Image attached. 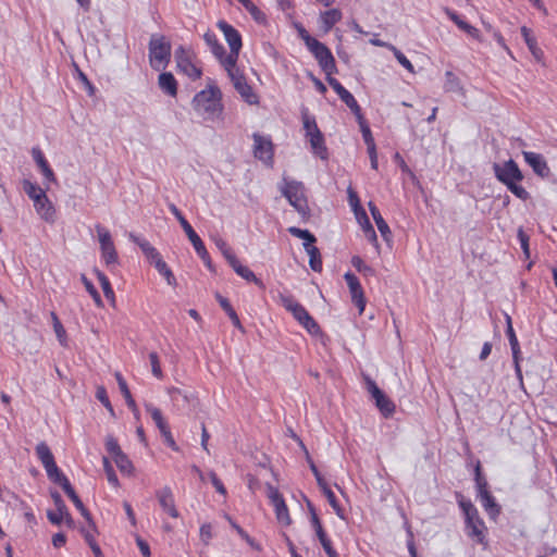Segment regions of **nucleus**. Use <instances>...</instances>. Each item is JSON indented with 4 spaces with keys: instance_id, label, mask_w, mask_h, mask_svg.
<instances>
[{
    "instance_id": "obj_1",
    "label": "nucleus",
    "mask_w": 557,
    "mask_h": 557,
    "mask_svg": "<svg viewBox=\"0 0 557 557\" xmlns=\"http://www.w3.org/2000/svg\"><path fill=\"white\" fill-rule=\"evenodd\" d=\"M193 107L205 120L219 119L223 112L221 90L218 86H209L197 92L193 99Z\"/></svg>"
},
{
    "instance_id": "obj_2",
    "label": "nucleus",
    "mask_w": 557,
    "mask_h": 557,
    "mask_svg": "<svg viewBox=\"0 0 557 557\" xmlns=\"http://www.w3.org/2000/svg\"><path fill=\"white\" fill-rule=\"evenodd\" d=\"M457 497L459 498V507L462 509L466 517V530L468 536L476 539L479 543H483V531L485 527L483 520L479 516L478 509L470 500L465 499L462 495L458 494Z\"/></svg>"
},
{
    "instance_id": "obj_3",
    "label": "nucleus",
    "mask_w": 557,
    "mask_h": 557,
    "mask_svg": "<svg viewBox=\"0 0 557 557\" xmlns=\"http://www.w3.org/2000/svg\"><path fill=\"white\" fill-rule=\"evenodd\" d=\"M171 59V44L163 36L152 34L149 41V62L152 69H164Z\"/></svg>"
},
{
    "instance_id": "obj_4",
    "label": "nucleus",
    "mask_w": 557,
    "mask_h": 557,
    "mask_svg": "<svg viewBox=\"0 0 557 557\" xmlns=\"http://www.w3.org/2000/svg\"><path fill=\"white\" fill-rule=\"evenodd\" d=\"M282 306L289 311L293 317L310 333H320V326L314 319L309 314L306 308L299 304L293 296H280Z\"/></svg>"
},
{
    "instance_id": "obj_5",
    "label": "nucleus",
    "mask_w": 557,
    "mask_h": 557,
    "mask_svg": "<svg viewBox=\"0 0 557 557\" xmlns=\"http://www.w3.org/2000/svg\"><path fill=\"white\" fill-rule=\"evenodd\" d=\"M282 195L288 200L290 206L302 216L308 214V203L304 193V185L300 182L283 180L280 187Z\"/></svg>"
},
{
    "instance_id": "obj_6",
    "label": "nucleus",
    "mask_w": 557,
    "mask_h": 557,
    "mask_svg": "<svg viewBox=\"0 0 557 557\" xmlns=\"http://www.w3.org/2000/svg\"><path fill=\"white\" fill-rule=\"evenodd\" d=\"M366 387L375 401V406L384 417L395 412V404L380 389L376 383L368 375L364 376Z\"/></svg>"
},
{
    "instance_id": "obj_7",
    "label": "nucleus",
    "mask_w": 557,
    "mask_h": 557,
    "mask_svg": "<svg viewBox=\"0 0 557 557\" xmlns=\"http://www.w3.org/2000/svg\"><path fill=\"white\" fill-rule=\"evenodd\" d=\"M312 45L309 51L314 55L326 77H332L337 72V67L331 50L320 41L312 42Z\"/></svg>"
},
{
    "instance_id": "obj_8",
    "label": "nucleus",
    "mask_w": 557,
    "mask_h": 557,
    "mask_svg": "<svg viewBox=\"0 0 557 557\" xmlns=\"http://www.w3.org/2000/svg\"><path fill=\"white\" fill-rule=\"evenodd\" d=\"M493 171L495 177L504 185H508L512 182H521L523 180L521 170L512 159L504 163H494Z\"/></svg>"
},
{
    "instance_id": "obj_9",
    "label": "nucleus",
    "mask_w": 557,
    "mask_h": 557,
    "mask_svg": "<svg viewBox=\"0 0 557 557\" xmlns=\"http://www.w3.org/2000/svg\"><path fill=\"white\" fill-rule=\"evenodd\" d=\"M95 228L100 244L101 256L106 264L111 265L117 263V252L110 232L101 224H97Z\"/></svg>"
},
{
    "instance_id": "obj_10",
    "label": "nucleus",
    "mask_w": 557,
    "mask_h": 557,
    "mask_svg": "<svg viewBox=\"0 0 557 557\" xmlns=\"http://www.w3.org/2000/svg\"><path fill=\"white\" fill-rule=\"evenodd\" d=\"M218 27L222 30L225 40L230 46V53L226 54V58H228L227 63L232 65L234 59H238L239 51L243 46L242 36L231 24L225 21H219Z\"/></svg>"
},
{
    "instance_id": "obj_11",
    "label": "nucleus",
    "mask_w": 557,
    "mask_h": 557,
    "mask_svg": "<svg viewBox=\"0 0 557 557\" xmlns=\"http://www.w3.org/2000/svg\"><path fill=\"white\" fill-rule=\"evenodd\" d=\"M253 138V156L265 164L273 161V144L269 137H264L258 133L252 135Z\"/></svg>"
},
{
    "instance_id": "obj_12",
    "label": "nucleus",
    "mask_w": 557,
    "mask_h": 557,
    "mask_svg": "<svg viewBox=\"0 0 557 557\" xmlns=\"http://www.w3.org/2000/svg\"><path fill=\"white\" fill-rule=\"evenodd\" d=\"M326 81L338 95L341 100L351 110L355 116L359 115L361 113V108L355 97L336 78L326 77Z\"/></svg>"
},
{
    "instance_id": "obj_13",
    "label": "nucleus",
    "mask_w": 557,
    "mask_h": 557,
    "mask_svg": "<svg viewBox=\"0 0 557 557\" xmlns=\"http://www.w3.org/2000/svg\"><path fill=\"white\" fill-rule=\"evenodd\" d=\"M177 67L191 79H198L201 76V70L198 69L189 59L186 50L181 46L175 51Z\"/></svg>"
},
{
    "instance_id": "obj_14",
    "label": "nucleus",
    "mask_w": 557,
    "mask_h": 557,
    "mask_svg": "<svg viewBox=\"0 0 557 557\" xmlns=\"http://www.w3.org/2000/svg\"><path fill=\"white\" fill-rule=\"evenodd\" d=\"M344 278L349 287L352 302L358 307L359 313L361 314L364 310L366 299L360 282L358 277L351 272H347L344 275Z\"/></svg>"
},
{
    "instance_id": "obj_15",
    "label": "nucleus",
    "mask_w": 557,
    "mask_h": 557,
    "mask_svg": "<svg viewBox=\"0 0 557 557\" xmlns=\"http://www.w3.org/2000/svg\"><path fill=\"white\" fill-rule=\"evenodd\" d=\"M156 497L159 502L160 507L172 518H178L180 512L176 509L174 495L170 486H163L156 492Z\"/></svg>"
},
{
    "instance_id": "obj_16",
    "label": "nucleus",
    "mask_w": 557,
    "mask_h": 557,
    "mask_svg": "<svg viewBox=\"0 0 557 557\" xmlns=\"http://www.w3.org/2000/svg\"><path fill=\"white\" fill-rule=\"evenodd\" d=\"M522 154L524 161L532 168L536 175L541 177L549 176L550 170L542 154L532 151H523Z\"/></svg>"
},
{
    "instance_id": "obj_17",
    "label": "nucleus",
    "mask_w": 557,
    "mask_h": 557,
    "mask_svg": "<svg viewBox=\"0 0 557 557\" xmlns=\"http://www.w3.org/2000/svg\"><path fill=\"white\" fill-rule=\"evenodd\" d=\"M170 211L174 214V216L180 222L182 228L186 233L188 239L190 240L193 247L195 250H199L200 243H202L201 238L198 236V234L194 231L189 222L184 218L182 212L178 210V208L174 203L169 205Z\"/></svg>"
},
{
    "instance_id": "obj_18",
    "label": "nucleus",
    "mask_w": 557,
    "mask_h": 557,
    "mask_svg": "<svg viewBox=\"0 0 557 557\" xmlns=\"http://www.w3.org/2000/svg\"><path fill=\"white\" fill-rule=\"evenodd\" d=\"M51 498L55 505V511L48 510L47 518L52 524L60 525L64 516H67V507L59 492L52 491Z\"/></svg>"
},
{
    "instance_id": "obj_19",
    "label": "nucleus",
    "mask_w": 557,
    "mask_h": 557,
    "mask_svg": "<svg viewBox=\"0 0 557 557\" xmlns=\"http://www.w3.org/2000/svg\"><path fill=\"white\" fill-rule=\"evenodd\" d=\"M310 521H311V524L315 531V534H317L325 554L329 557H337V553L333 548L332 543H331L330 539L327 537L318 515L313 513V517H312V519H310Z\"/></svg>"
},
{
    "instance_id": "obj_20",
    "label": "nucleus",
    "mask_w": 557,
    "mask_h": 557,
    "mask_svg": "<svg viewBox=\"0 0 557 557\" xmlns=\"http://www.w3.org/2000/svg\"><path fill=\"white\" fill-rule=\"evenodd\" d=\"M34 207L37 213L47 222L53 223L55 218V210L48 199L46 194H41L39 199H36Z\"/></svg>"
},
{
    "instance_id": "obj_21",
    "label": "nucleus",
    "mask_w": 557,
    "mask_h": 557,
    "mask_svg": "<svg viewBox=\"0 0 557 557\" xmlns=\"http://www.w3.org/2000/svg\"><path fill=\"white\" fill-rule=\"evenodd\" d=\"M32 156L34 158V161L40 169L42 175L45 176L46 181L49 183H57L55 175L50 168L48 161L46 160L42 151L38 147H34L32 149Z\"/></svg>"
},
{
    "instance_id": "obj_22",
    "label": "nucleus",
    "mask_w": 557,
    "mask_h": 557,
    "mask_svg": "<svg viewBox=\"0 0 557 557\" xmlns=\"http://www.w3.org/2000/svg\"><path fill=\"white\" fill-rule=\"evenodd\" d=\"M446 15L466 34L474 39H480V30L466 22L459 14H457L454 10L446 8Z\"/></svg>"
},
{
    "instance_id": "obj_23",
    "label": "nucleus",
    "mask_w": 557,
    "mask_h": 557,
    "mask_svg": "<svg viewBox=\"0 0 557 557\" xmlns=\"http://www.w3.org/2000/svg\"><path fill=\"white\" fill-rule=\"evenodd\" d=\"M314 135L309 138L312 152L322 160H327L329 152L325 146L324 136L319 128L313 129Z\"/></svg>"
},
{
    "instance_id": "obj_24",
    "label": "nucleus",
    "mask_w": 557,
    "mask_h": 557,
    "mask_svg": "<svg viewBox=\"0 0 557 557\" xmlns=\"http://www.w3.org/2000/svg\"><path fill=\"white\" fill-rule=\"evenodd\" d=\"M129 239L139 246L143 253L146 256L147 259H149L152 263H154L158 259L161 258L158 250L145 238H141L133 233H129L128 235Z\"/></svg>"
},
{
    "instance_id": "obj_25",
    "label": "nucleus",
    "mask_w": 557,
    "mask_h": 557,
    "mask_svg": "<svg viewBox=\"0 0 557 557\" xmlns=\"http://www.w3.org/2000/svg\"><path fill=\"white\" fill-rule=\"evenodd\" d=\"M203 39H205L207 46L210 48V50L213 53V55L220 62L225 60V58H226L225 49H224L223 45H221L219 42V39H218L216 35L213 32L207 30L205 33V35H203Z\"/></svg>"
},
{
    "instance_id": "obj_26",
    "label": "nucleus",
    "mask_w": 557,
    "mask_h": 557,
    "mask_svg": "<svg viewBox=\"0 0 557 557\" xmlns=\"http://www.w3.org/2000/svg\"><path fill=\"white\" fill-rule=\"evenodd\" d=\"M158 85L160 89L169 96H176L177 94V82L174 75L170 72H163L159 75Z\"/></svg>"
},
{
    "instance_id": "obj_27",
    "label": "nucleus",
    "mask_w": 557,
    "mask_h": 557,
    "mask_svg": "<svg viewBox=\"0 0 557 557\" xmlns=\"http://www.w3.org/2000/svg\"><path fill=\"white\" fill-rule=\"evenodd\" d=\"M478 496L487 515L492 519H495L500 513V506L496 503L490 491H483V493Z\"/></svg>"
},
{
    "instance_id": "obj_28",
    "label": "nucleus",
    "mask_w": 557,
    "mask_h": 557,
    "mask_svg": "<svg viewBox=\"0 0 557 557\" xmlns=\"http://www.w3.org/2000/svg\"><path fill=\"white\" fill-rule=\"evenodd\" d=\"M232 269L244 280L247 282H252L260 288H264V284L261 280H259L256 274L246 265H243L238 259H236L232 264Z\"/></svg>"
},
{
    "instance_id": "obj_29",
    "label": "nucleus",
    "mask_w": 557,
    "mask_h": 557,
    "mask_svg": "<svg viewBox=\"0 0 557 557\" xmlns=\"http://www.w3.org/2000/svg\"><path fill=\"white\" fill-rule=\"evenodd\" d=\"M234 88L247 103L257 104L259 102L258 96L253 92L252 87L247 83L246 78L242 82H237Z\"/></svg>"
},
{
    "instance_id": "obj_30",
    "label": "nucleus",
    "mask_w": 557,
    "mask_h": 557,
    "mask_svg": "<svg viewBox=\"0 0 557 557\" xmlns=\"http://www.w3.org/2000/svg\"><path fill=\"white\" fill-rule=\"evenodd\" d=\"M36 455L42 463L45 470L47 468H51V466L55 463L54 456L46 442H40L37 444Z\"/></svg>"
},
{
    "instance_id": "obj_31",
    "label": "nucleus",
    "mask_w": 557,
    "mask_h": 557,
    "mask_svg": "<svg viewBox=\"0 0 557 557\" xmlns=\"http://www.w3.org/2000/svg\"><path fill=\"white\" fill-rule=\"evenodd\" d=\"M215 298L219 301L222 309L226 312L228 318L232 320L233 325L236 329H238L240 332L244 333L245 329L242 325L240 320H239L237 313L235 312V310L233 309V307L231 306L230 301L226 298H224L223 296H221L219 293L215 295Z\"/></svg>"
},
{
    "instance_id": "obj_32",
    "label": "nucleus",
    "mask_w": 557,
    "mask_h": 557,
    "mask_svg": "<svg viewBox=\"0 0 557 557\" xmlns=\"http://www.w3.org/2000/svg\"><path fill=\"white\" fill-rule=\"evenodd\" d=\"M369 206V210L371 212V215L377 226V230L379 232L381 233V235L384 237V238H387V236L391 234V230H389V226L388 224L385 222V220L383 219L380 210L377 209V207L372 202L370 201L368 203Z\"/></svg>"
},
{
    "instance_id": "obj_33",
    "label": "nucleus",
    "mask_w": 557,
    "mask_h": 557,
    "mask_svg": "<svg viewBox=\"0 0 557 557\" xmlns=\"http://www.w3.org/2000/svg\"><path fill=\"white\" fill-rule=\"evenodd\" d=\"M342 18V12L337 9H331L321 13L322 28L324 33H329L332 27Z\"/></svg>"
},
{
    "instance_id": "obj_34",
    "label": "nucleus",
    "mask_w": 557,
    "mask_h": 557,
    "mask_svg": "<svg viewBox=\"0 0 557 557\" xmlns=\"http://www.w3.org/2000/svg\"><path fill=\"white\" fill-rule=\"evenodd\" d=\"M114 376L116 379L119 388H120L123 397L125 398V401H126L128 408L133 412H137L136 403H135L134 398L132 397L131 391H129V388L127 386V383H126L125 379L122 376V374L120 372H115Z\"/></svg>"
},
{
    "instance_id": "obj_35",
    "label": "nucleus",
    "mask_w": 557,
    "mask_h": 557,
    "mask_svg": "<svg viewBox=\"0 0 557 557\" xmlns=\"http://www.w3.org/2000/svg\"><path fill=\"white\" fill-rule=\"evenodd\" d=\"M46 472L49 480L60 485L63 488V491L71 485L69 479L61 472L57 463L52 465L51 468H47Z\"/></svg>"
},
{
    "instance_id": "obj_36",
    "label": "nucleus",
    "mask_w": 557,
    "mask_h": 557,
    "mask_svg": "<svg viewBox=\"0 0 557 557\" xmlns=\"http://www.w3.org/2000/svg\"><path fill=\"white\" fill-rule=\"evenodd\" d=\"M304 248H305L306 252L309 255L310 268L315 272H321L322 271V260H321L320 250L315 246L309 245V244H304Z\"/></svg>"
},
{
    "instance_id": "obj_37",
    "label": "nucleus",
    "mask_w": 557,
    "mask_h": 557,
    "mask_svg": "<svg viewBox=\"0 0 557 557\" xmlns=\"http://www.w3.org/2000/svg\"><path fill=\"white\" fill-rule=\"evenodd\" d=\"M356 119L358 121V124L360 126V131L362 133V138L364 140V144L367 145L368 150H373V147H375L374 138L372 136L371 129L364 120L362 113L359 115H356Z\"/></svg>"
},
{
    "instance_id": "obj_38",
    "label": "nucleus",
    "mask_w": 557,
    "mask_h": 557,
    "mask_svg": "<svg viewBox=\"0 0 557 557\" xmlns=\"http://www.w3.org/2000/svg\"><path fill=\"white\" fill-rule=\"evenodd\" d=\"M237 60L238 59H234V62L231 64L227 63L228 61V58H225V60H223L221 63V65L224 67V70L227 72V75L230 77V79L232 81L233 83V86H235V84L237 82H242L245 76L243 75V73L239 71V69L236 66L237 64Z\"/></svg>"
},
{
    "instance_id": "obj_39",
    "label": "nucleus",
    "mask_w": 557,
    "mask_h": 557,
    "mask_svg": "<svg viewBox=\"0 0 557 557\" xmlns=\"http://www.w3.org/2000/svg\"><path fill=\"white\" fill-rule=\"evenodd\" d=\"M145 407H146L147 412L150 413L152 420L154 421V423L160 432L169 429V425H168L166 421L164 420L162 412L159 408L152 406L151 404H147Z\"/></svg>"
},
{
    "instance_id": "obj_40",
    "label": "nucleus",
    "mask_w": 557,
    "mask_h": 557,
    "mask_svg": "<svg viewBox=\"0 0 557 557\" xmlns=\"http://www.w3.org/2000/svg\"><path fill=\"white\" fill-rule=\"evenodd\" d=\"M154 268L157 269V271L162 275L164 276V278L166 280V283L171 286H176V278L173 274V272L171 271V269L168 267V264L163 261L162 258L158 259L154 263H153Z\"/></svg>"
},
{
    "instance_id": "obj_41",
    "label": "nucleus",
    "mask_w": 557,
    "mask_h": 557,
    "mask_svg": "<svg viewBox=\"0 0 557 557\" xmlns=\"http://www.w3.org/2000/svg\"><path fill=\"white\" fill-rule=\"evenodd\" d=\"M225 517L228 520V522L231 523L232 528L238 533V535L244 541L247 542V544L250 547H252L256 550H261V546L252 537H250L249 534L243 528H240L235 521H233L230 516L226 515Z\"/></svg>"
},
{
    "instance_id": "obj_42",
    "label": "nucleus",
    "mask_w": 557,
    "mask_h": 557,
    "mask_svg": "<svg viewBox=\"0 0 557 557\" xmlns=\"http://www.w3.org/2000/svg\"><path fill=\"white\" fill-rule=\"evenodd\" d=\"M64 492L70 497V499L74 503L75 507L81 511V513L88 521H90V513H89V511L84 506L83 502L81 500V498L78 497V495L76 494V492L74 491L72 485H70L67 488H65Z\"/></svg>"
},
{
    "instance_id": "obj_43",
    "label": "nucleus",
    "mask_w": 557,
    "mask_h": 557,
    "mask_svg": "<svg viewBox=\"0 0 557 557\" xmlns=\"http://www.w3.org/2000/svg\"><path fill=\"white\" fill-rule=\"evenodd\" d=\"M521 34L524 38L528 48L530 49L532 54L539 60L540 55L542 54V51L537 48L536 40L531 35V30L528 27L523 26L521 27Z\"/></svg>"
},
{
    "instance_id": "obj_44",
    "label": "nucleus",
    "mask_w": 557,
    "mask_h": 557,
    "mask_svg": "<svg viewBox=\"0 0 557 557\" xmlns=\"http://www.w3.org/2000/svg\"><path fill=\"white\" fill-rule=\"evenodd\" d=\"M506 322H507L506 334L508 336V341L510 344L512 355H520V347H519L518 338H517L513 327H512L511 318L508 314L506 315Z\"/></svg>"
},
{
    "instance_id": "obj_45",
    "label": "nucleus",
    "mask_w": 557,
    "mask_h": 557,
    "mask_svg": "<svg viewBox=\"0 0 557 557\" xmlns=\"http://www.w3.org/2000/svg\"><path fill=\"white\" fill-rule=\"evenodd\" d=\"M214 244L219 248V250L222 252L228 264L231 265L237 258L234 255L231 247L226 244V242L221 237H214Z\"/></svg>"
},
{
    "instance_id": "obj_46",
    "label": "nucleus",
    "mask_w": 557,
    "mask_h": 557,
    "mask_svg": "<svg viewBox=\"0 0 557 557\" xmlns=\"http://www.w3.org/2000/svg\"><path fill=\"white\" fill-rule=\"evenodd\" d=\"M347 193H348L349 205L351 206L358 222H361L362 212H366V211L360 206L359 197L351 187L348 188Z\"/></svg>"
},
{
    "instance_id": "obj_47",
    "label": "nucleus",
    "mask_w": 557,
    "mask_h": 557,
    "mask_svg": "<svg viewBox=\"0 0 557 557\" xmlns=\"http://www.w3.org/2000/svg\"><path fill=\"white\" fill-rule=\"evenodd\" d=\"M275 508V515L278 520V522L283 523L284 525H289L292 520L288 513L287 506L285 504V500H280L275 505H273Z\"/></svg>"
},
{
    "instance_id": "obj_48",
    "label": "nucleus",
    "mask_w": 557,
    "mask_h": 557,
    "mask_svg": "<svg viewBox=\"0 0 557 557\" xmlns=\"http://www.w3.org/2000/svg\"><path fill=\"white\" fill-rule=\"evenodd\" d=\"M288 233L297 238L304 239V244L313 245L315 243V237L308 230H301L296 226L288 227Z\"/></svg>"
},
{
    "instance_id": "obj_49",
    "label": "nucleus",
    "mask_w": 557,
    "mask_h": 557,
    "mask_svg": "<svg viewBox=\"0 0 557 557\" xmlns=\"http://www.w3.org/2000/svg\"><path fill=\"white\" fill-rule=\"evenodd\" d=\"M113 459L122 473L131 474L133 472V463L124 453L119 454Z\"/></svg>"
},
{
    "instance_id": "obj_50",
    "label": "nucleus",
    "mask_w": 557,
    "mask_h": 557,
    "mask_svg": "<svg viewBox=\"0 0 557 557\" xmlns=\"http://www.w3.org/2000/svg\"><path fill=\"white\" fill-rule=\"evenodd\" d=\"M23 188L27 196L34 202L36 201V199H39L41 197V194H46V191L41 187L32 183L30 181H24Z\"/></svg>"
},
{
    "instance_id": "obj_51",
    "label": "nucleus",
    "mask_w": 557,
    "mask_h": 557,
    "mask_svg": "<svg viewBox=\"0 0 557 557\" xmlns=\"http://www.w3.org/2000/svg\"><path fill=\"white\" fill-rule=\"evenodd\" d=\"M351 264L359 273L366 276H371L375 274L374 269L366 264L364 261L359 256H354L351 258Z\"/></svg>"
},
{
    "instance_id": "obj_52",
    "label": "nucleus",
    "mask_w": 557,
    "mask_h": 557,
    "mask_svg": "<svg viewBox=\"0 0 557 557\" xmlns=\"http://www.w3.org/2000/svg\"><path fill=\"white\" fill-rule=\"evenodd\" d=\"M302 123H304V129L306 132V137L309 139L314 135V128H319L315 122V119L308 114L307 111L302 112Z\"/></svg>"
},
{
    "instance_id": "obj_53",
    "label": "nucleus",
    "mask_w": 557,
    "mask_h": 557,
    "mask_svg": "<svg viewBox=\"0 0 557 557\" xmlns=\"http://www.w3.org/2000/svg\"><path fill=\"white\" fill-rule=\"evenodd\" d=\"M51 319H52V322H53V329H54L55 335H57L60 344L62 346H65L66 345V332H65V329L63 327V325L60 322V320H59L58 315L55 314V312H51Z\"/></svg>"
},
{
    "instance_id": "obj_54",
    "label": "nucleus",
    "mask_w": 557,
    "mask_h": 557,
    "mask_svg": "<svg viewBox=\"0 0 557 557\" xmlns=\"http://www.w3.org/2000/svg\"><path fill=\"white\" fill-rule=\"evenodd\" d=\"M240 3L251 14L255 21L258 23H263L265 21V14L260 11L250 0H243Z\"/></svg>"
},
{
    "instance_id": "obj_55",
    "label": "nucleus",
    "mask_w": 557,
    "mask_h": 557,
    "mask_svg": "<svg viewBox=\"0 0 557 557\" xmlns=\"http://www.w3.org/2000/svg\"><path fill=\"white\" fill-rule=\"evenodd\" d=\"M96 274H97L98 281L101 285L104 296L108 299L114 300V292L111 287L109 278L102 272H100L98 270H96Z\"/></svg>"
},
{
    "instance_id": "obj_56",
    "label": "nucleus",
    "mask_w": 557,
    "mask_h": 557,
    "mask_svg": "<svg viewBox=\"0 0 557 557\" xmlns=\"http://www.w3.org/2000/svg\"><path fill=\"white\" fill-rule=\"evenodd\" d=\"M81 280L84 284V286L86 287V290L89 293V295L92 297L95 304L98 306V307H101L102 306V299L100 297V294L98 293V290L96 289V287L94 286V284L86 277L85 274H82L81 275Z\"/></svg>"
},
{
    "instance_id": "obj_57",
    "label": "nucleus",
    "mask_w": 557,
    "mask_h": 557,
    "mask_svg": "<svg viewBox=\"0 0 557 557\" xmlns=\"http://www.w3.org/2000/svg\"><path fill=\"white\" fill-rule=\"evenodd\" d=\"M96 398L107 408L110 414L114 417V409L108 397L107 389L103 386L97 387Z\"/></svg>"
},
{
    "instance_id": "obj_58",
    "label": "nucleus",
    "mask_w": 557,
    "mask_h": 557,
    "mask_svg": "<svg viewBox=\"0 0 557 557\" xmlns=\"http://www.w3.org/2000/svg\"><path fill=\"white\" fill-rule=\"evenodd\" d=\"M394 57L396 58V60L406 69L408 70L410 73H414V69H413V65L412 63L407 59V57L399 50L397 49L394 45L391 47L389 49Z\"/></svg>"
},
{
    "instance_id": "obj_59",
    "label": "nucleus",
    "mask_w": 557,
    "mask_h": 557,
    "mask_svg": "<svg viewBox=\"0 0 557 557\" xmlns=\"http://www.w3.org/2000/svg\"><path fill=\"white\" fill-rule=\"evenodd\" d=\"M102 461H103V468H104V472L107 474V479H108L109 483L111 485H113L114 487H117L119 479L114 472L112 465L110 463V461L107 457H103Z\"/></svg>"
},
{
    "instance_id": "obj_60",
    "label": "nucleus",
    "mask_w": 557,
    "mask_h": 557,
    "mask_svg": "<svg viewBox=\"0 0 557 557\" xmlns=\"http://www.w3.org/2000/svg\"><path fill=\"white\" fill-rule=\"evenodd\" d=\"M518 183H519V182H512V183H510V184L506 185V187H507V188H508V189H509V190H510V191H511V193H512L517 198H519V199H521V200H527V199L530 197V195H529V193L527 191V189H525L523 186L519 185Z\"/></svg>"
},
{
    "instance_id": "obj_61",
    "label": "nucleus",
    "mask_w": 557,
    "mask_h": 557,
    "mask_svg": "<svg viewBox=\"0 0 557 557\" xmlns=\"http://www.w3.org/2000/svg\"><path fill=\"white\" fill-rule=\"evenodd\" d=\"M106 448L107 451L112 456V458L123 453L117 441L112 435L107 436Z\"/></svg>"
},
{
    "instance_id": "obj_62",
    "label": "nucleus",
    "mask_w": 557,
    "mask_h": 557,
    "mask_svg": "<svg viewBox=\"0 0 557 557\" xmlns=\"http://www.w3.org/2000/svg\"><path fill=\"white\" fill-rule=\"evenodd\" d=\"M517 236H518L520 246L523 250L525 258H529L530 257V247H529L530 237H529V235L523 231L522 227H519Z\"/></svg>"
},
{
    "instance_id": "obj_63",
    "label": "nucleus",
    "mask_w": 557,
    "mask_h": 557,
    "mask_svg": "<svg viewBox=\"0 0 557 557\" xmlns=\"http://www.w3.org/2000/svg\"><path fill=\"white\" fill-rule=\"evenodd\" d=\"M446 90L458 91L461 89L459 79L451 72H446Z\"/></svg>"
},
{
    "instance_id": "obj_64",
    "label": "nucleus",
    "mask_w": 557,
    "mask_h": 557,
    "mask_svg": "<svg viewBox=\"0 0 557 557\" xmlns=\"http://www.w3.org/2000/svg\"><path fill=\"white\" fill-rule=\"evenodd\" d=\"M169 395H170L171 399L176 404H180L181 400L183 403L189 401L188 395L185 394L182 389H180L177 387L169 388Z\"/></svg>"
}]
</instances>
